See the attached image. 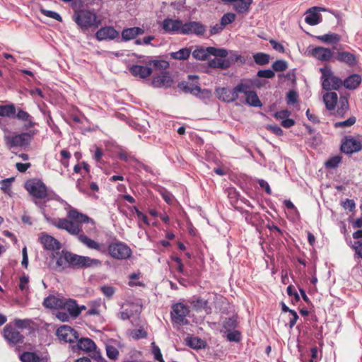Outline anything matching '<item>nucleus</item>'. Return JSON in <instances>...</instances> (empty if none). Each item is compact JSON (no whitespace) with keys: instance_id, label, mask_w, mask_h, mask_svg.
<instances>
[{"instance_id":"obj_13","label":"nucleus","mask_w":362,"mask_h":362,"mask_svg":"<svg viewBox=\"0 0 362 362\" xmlns=\"http://www.w3.org/2000/svg\"><path fill=\"white\" fill-rule=\"evenodd\" d=\"M206 31V27L197 21H191L182 24V35H202Z\"/></svg>"},{"instance_id":"obj_4","label":"nucleus","mask_w":362,"mask_h":362,"mask_svg":"<svg viewBox=\"0 0 362 362\" xmlns=\"http://www.w3.org/2000/svg\"><path fill=\"white\" fill-rule=\"evenodd\" d=\"M320 71L322 73L321 81L323 89L338 90L343 86V81L334 74L330 66H325L320 68Z\"/></svg>"},{"instance_id":"obj_27","label":"nucleus","mask_w":362,"mask_h":362,"mask_svg":"<svg viewBox=\"0 0 362 362\" xmlns=\"http://www.w3.org/2000/svg\"><path fill=\"white\" fill-rule=\"evenodd\" d=\"M192 55L197 60L204 61L211 55L210 47H197L195 49H192Z\"/></svg>"},{"instance_id":"obj_58","label":"nucleus","mask_w":362,"mask_h":362,"mask_svg":"<svg viewBox=\"0 0 362 362\" xmlns=\"http://www.w3.org/2000/svg\"><path fill=\"white\" fill-rule=\"evenodd\" d=\"M131 336L134 339L144 338L146 337V332L141 329H135L131 332Z\"/></svg>"},{"instance_id":"obj_7","label":"nucleus","mask_w":362,"mask_h":362,"mask_svg":"<svg viewBox=\"0 0 362 362\" xmlns=\"http://www.w3.org/2000/svg\"><path fill=\"white\" fill-rule=\"evenodd\" d=\"M362 135L358 134L355 136H346L344 138L341 150L346 154H351L361 150Z\"/></svg>"},{"instance_id":"obj_12","label":"nucleus","mask_w":362,"mask_h":362,"mask_svg":"<svg viewBox=\"0 0 362 362\" xmlns=\"http://www.w3.org/2000/svg\"><path fill=\"white\" fill-rule=\"evenodd\" d=\"M58 338L65 342L73 343L78 337L77 332L71 327L62 325L57 330Z\"/></svg>"},{"instance_id":"obj_29","label":"nucleus","mask_w":362,"mask_h":362,"mask_svg":"<svg viewBox=\"0 0 362 362\" xmlns=\"http://www.w3.org/2000/svg\"><path fill=\"white\" fill-rule=\"evenodd\" d=\"M361 82V77L358 74H352L343 81V85L349 90L356 89Z\"/></svg>"},{"instance_id":"obj_62","label":"nucleus","mask_w":362,"mask_h":362,"mask_svg":"<svg viewBox=\"0 0 362 362\" xmlns=\"http://www.w3.org/2000/svg\"><path fill=\"white\" fill-rule=\"evenodd\" d=\"M16 117L21 120L23 121H28V119H31L30 115L25 111H23L22 110H19L18 112V114L16 115Z\"/></svg>"},{"instance_id":"obj_37","label":"nucleus","mask_w":362,"mask_h":362,"mask_svg":"<svg viewBox=\"0 0 362 362\" xmlns=\"http://www.w3.org/2000/svg\"><path fill=\"white\" fill-rule=\"evenodd\" d=\"M246 103L250 106L253 107H260L262 106V103L257 95V93L252 90L246 97H245Z\"/></svg>"},{"instance_id":"obj_31","label":"nucleus","mask_w":362,"mask_h":362,"mask_svg":"<svg viewBox=\"0 0 362 362\" xmlns=\"http://www.w3.org/2000/svg\"><path fill=\"white\" fill-rule=\"evenodd\" d=\"M192 54V47H183L177 52L170 53L172 59L176 60H187Z\"/></svg>"},{"instance_id":"obj_38","label":"nucleus","mask_w":362,"mask_h":362,"mask_svg":"<svg viewBox=\"0 0 362 362\" xmlns=\"http://www.w3.org/2000/svg\"><path fill=\"white\" fill-rule=\"evenodd\" d=\"M255 62L259 65H265L269 62L270 57L269 54L259 52L253 55Z\"/></svg>"},{"instance_id":"obj_55","label":"nucleus","mask_w":362,"mask_h":362,"mask_svg":"<svg viewBox=\"0 0 362 362\" xmlns=\"http://www.w3.org/2000/svg\"><path fill=\"white\" fill-rule=\"evenodd\" d=\"M41 11H42V13L43 14H45L47 17L54 18V19L57 20L59 21H62V18H61L60 15L59 13H57V12L52 11H48V10H45V9L41 10Z\"/></svg>"},{"instance_id":"obj_33","label":"nucleus","mask_w":362,"mask_h":362,"mask_svg":"<svg viewBox=\"0 0 362 362\" xmlns=\"http://www.w3.org/2000/svg\"><path fill=\"white\" fill-rule=\"evenodd\" d=\"M79 349L86 352L94 351L96 348L95 342L88 338L81 339L77 344Z\"/></svg>"},{"instance_id":"obj_9","label":"nucleus","mask_w":362,"mask_h":362,"mask_svg":"<svg viewBox=\"0 0 362 362\" xmlns=\"http://www.w3.org/2000/svg\"><path fill=\"white\" fill-rule=\"evenodd\" d=\"M189 308L182 303H177L173 307L172 319L178 324H187L186 316L189 314Z\"/></svg>"},{"instance_id":"obj_20","label":"nucleus","mask_w":362,"mask_h":362,"mask_svg":"<svg viewBox=\"0 0 362 362\" xmlns=\"http://www.w3.org/2000/svg\"><path fill=\"white\" fill-rule=\"evenodd\" d=\"M256 86H258L257 80L244 79L235 87V89L238 95L239 93H243L246 97Z\"/></svg>"},{"instance_id":"obj_28","label":"nucleus","mask_w":362,"mask_h":362,"mask_svg":"<svg viewBox=\"0 0 362 362\" xmlns=\"http://www.w3.org/2000/svg\"><path fill=\"white\" fill-rule=\"evenodd\" d=\"M323 100L327 109L332 110L337 105L338 96L335 92H327L323 95Z\"/></svg>"},{"instance_id":"obj_3","label":"nucleus","mask_w":362,"mask_h":362,"mask_svg":"<svg viewBox=\"0 0 362 362\" xmlns=\"http://www.w3.org/2000/svg\"><path fill=\"white\" fill-rule=\"evenodd\" d=\"M25 188L30 195L37 199L59 200V197L53 192H49L46 185L37 179H30L25 183Z\"/></svg>"},{"instance_id":"obj_19","label":"nucleus","mask_w":362,"mask_h":362,"mask_svg":"<svg viewBox=\"0 0 362 362\" xmlns=\"http://www.w3.org/2000/svg\"><path fill=\"white\" fill-rule=\"evenodd\" d=\"M311 55L316 59L322 62L329 61L333 57V52L324 47H317L310 51Z\"/></svg>"},{"instance_id":"obj_51","label":"nucleus","mask_w":362,"mask_h":362,"mask_svg":"<svg viewBox=\"0 0 362 362\" xmlns=\"http://www.w3.org/2000/svg\"><path fill=\"white\" fill-rule=\"evenodd\" d=\"M207 305V301L203 299H197L192 302V306L194 309L201 310L205 308Z\"/></svg>"},{"instance_id":"obj_1","label":"nucleus","mask_w":362,"mask_h":362,"mask_svg":"<svg viewBox=\"0 0 362 362\" xmlns=\"http://www.w3.org/2000/svg\"><path fill=\"white\" fill-rule=\"evenodd\" d=\"M68 218H58L54 222V226L59 229L65 230L69 234L78 235L82 232L81 224L83 223H90L95 228V222L86 214H81L76 209L71 208L68 211Z\"/></svg>"},{"instance_id":"obj_61","label":"nucleus","mask_w":362,"mask_h":362,"mask_svg":"<svg viewBox=\"0 0 362 362\" xmlns=\"http://www.w3.org/2000/svg\"><path fill=\"white\" fill-rule=\"evenodd\" d=\"M269 42L272 45L273 49H274L275 50H276L281 53L284 52L285 49H284V47L283 46V45H281V43H279L278 42L275 41L274 40H270Z\"/></svg>"},{"instance_id":"obj_24","label":"nucleus","mask_w":362,"mask_h":362,"mask_svg":"<svg viewBox=\"0 0 362 362\" xmlns=\"http://www.w3.org/2000/svg\"><path fill=\"white\" fill-rule=\"evenodd\" d=\"M61 309L67 311V313L73 317H76L81 313L79 307L76 303V301L73 300H66L63 299V303Z\"/></svg>"},{"instance_id":"obj_64","label":"nucleus","mask_w":362,"mask_h":362,"mask_svg":"<svg viewBox=\"0 0 362 362\" xmlns=\"http://www.w3.org/2000/svg\"><path fill=\"white\" fill-rule=\"evenodd\" d=\"M353 247L355 250L356 253L359 257H362V241H356V242H355Z\"/></svg>"},{"instance_id":"obj_60","label":"nucleus","mask_w":362,"mask_h":362,"mask_svg":"<svg viewBox=\"0 0 362 362\" xmlns=\"http://www.w3.org/2000/svg\"><path fill=\"white\" fill-rule=\"evenodd\" d=\"M298 100V94L296 92L293 90H291L288 92L287 95V102L288 104H293L297 102Z\"/></svg>"},{"instance_id":"obj_39","label":"nucleus","mask_w":362,"mask_h":362,"mask_svg":"<svg viewBox=\"0 0 362 362\" xmlns=\"http://www.w3.org/2000/svg\"><path fill=\"white\" fill-rule=\"evenodd\" d=\"M229 65V62L226 59H214L209 62V66L211 68L227 69Z\"/></svg>"},{"instance_id":"obj_15","label":"nucleus","mask_w":362,"mask_h":362,"mask_svg":"<svg viewBox=\"0 0 362 362\" xmlns=\"http://www.w3.org/2000/svg\"><path fill=\"white\" fill-rule=\"evenodd\" d=\"M74 254L67 251L57 252L55 255L56 264L61 269L72 267Z\"/></svg>"},{"instance_id":"obj_56","label":"nucleus","mask_w":362,"mask_h":362,"mask_svg":"<svg viewBox=\"0 0 362 362\" xmlns=\"http://www.w3.org/2000/svg\"><path fill=\"white\" fill-rule=\"evenodd\" d=\"M341 206L345 209H349L351 211H353L356 207V204L353 199H346L341 202Z\"/></svg>"},{"instance_id":"obj_63","label":"nucleus","mask_w":362,"mask_h":362,"mask_svg":"<svg viewBox=\"0 0 362 362\" xmlns=\"http://www.w3.org/2000/svg\"><path fill=\"white\" fill-rule=\"evenodd\" d=\"M236 326V322L235 320L233 319H228L226 320L223 324V327L227 331H230L231 329H234Z\"/></svg>"},{"instance_id":"obj_40","label":"nucleus","mask_w":362,"mask_h":362,"mask_svg":"<svg viewBox=\"0 0 362 362\" xmlns=\"http://www.w3.org/2000/svg\"><path fill=\"white\" fill-rule=\"evenodd\" d=\"M317 38L320 40L321 42H327V43H335L339 41V37L337 34H325L322 35L317 36Z\"/></svg>"},{"instance_id":"obj_5","label":"nucleus","mask_w":362,"mask_h":362,"mask_svg":"<svg viewBox=\"0 0 362 362\" xmlns=\"http://www.w3.org/2000/svg\"><path fill=\"white\" fill-rule=\"evenodd\" d=\"M75 21L81 28H96L100 24V21H98L97 16L94 13L85 10L81 11L76 14Z\"/></svg>"},{"instance_id":"obj_10","label":"nucleus","mask_w":362,"mask_h":362,"mask_svg":"<svg viewBox=\"0 0 362 362\" xmlns=\"http://www.w3.org/2000/svg\"><path fill=\"white\" fill-rule=\"evenodd\" d=\"M101 264V262L97 259H92L87 256H81L74 254L72 259V267H98Z\"/></svg>"},{"instance_id":"obj_23","label":"nucleus","mask_w":362,"mask_h":362,"mask_svg":"<svg viewBox=\"0 0 362 362\" xmlns=\"http://www.w3.org/2000/svg\"><path fill=\"white\" fill-rule=\"evenodd\" d=\"M144 33V30L139 27L124 28L122 31V39L124 41H129L135 39L137 36Z\"/></svg>"},{"instance_id":"obj_41","label":"nucleus","mask_w":362,"mask_h":362,"mask_svg":"<svg viewBox=\"0 0 362 362\" xmlns=\"http://www.w3.org/2000/svg\"><path fill=\"white\" fill-rule=\"evenodd\" d=\"M178 86L185 93H190L194 95H198L199 91H200V87L199 86H189L184 82L180 83Z\"/></svg>"},{"instance_id":"obj_17","label":"nucleus","mask_w":362,"mask_h":362,"mask_svg":"<svg viewBox=\"0 0 362 362\" xmlns=\"http://www.w3.org/2000/svg\"><path fill=\"white\" fill-rule=\"evenodd\" d=\"M320 11H325L322 7H312L305 13V21L310 25H315L322 21V16L320 14Z\"/></svg>"},{"instance_id":"obj_21","label":"nucleus","mask_w":362,"mask_h":362,"mask_svg":"<svg viewBox=\"0 0 362 362\" xmlns=\"http://www.w3.org/2000/svg\"><path fill=\"white\" fill-rule=\"evenodd\" d=\"M182 22L180 20L167 18L163 22V29L167 33L182 34Z\"/></svg>"},{"instance_id":"obj_14","label":"nucleus","mask_w":362,"mask_h":362,"mask_svg":"<svg viewBox=\"0 0 362 362\" xmlns=\"http://www.w3.org/2000/svg\"><path fill=\"white\" fill-rule=\"evenodd\" d=\"M226 4H231L238 13L245 14L249 12L252 0H222Z\"/></svg>"},{"instance_id":"obj_18","label":"nucleus","mask_w":362,"mask_h":362,"mask_svg":"<svg viewBox=\"0 0 362 362\" xmlns=\"http://www.w3.org/2000/svg\"><path fill=\"white\" fill-rule=\"evenodd\" d=\"M217 98L226 103H232L238 99L235 88L229 89L227 88H218L216 89Z\"/></svg>"},{"instance_id":"obj_43","label":"nucleus","mask_w":362,"mask_h":362,"mask_svg":"<svg viewBox=\"0 0 362 362\" xmlns=\"http://www.w3.org/2000/svg\"><path fill=\"white\" fill-rule=\"evenodd\" d=\"M189 346L194 349H201L204 346V341L197 337H191L187 340Z\"/></svg>"},{"instance_id":"obj_48","label":"nucleus","mask_w":362,"mask_h":362,"mask_svg":"<svg viewBox=\"0 0 362 362\" xmlns=\"http://www.w3.org/2000/svg\"><path fill=\"white\" fill-rule=\"evenodd\" d=\"M150 64H153L156 68L161 70H165L169 67V63L165 60H153Z\"/></svg>"},{"instance_id":"obj_32","label":"nucleus","mask_w":362,"mask_h":362,"mask_svg":"<svg viewBox=\"0 0 362 362\" xmlns=\"http://www.w3.org/2000/svg\"><path fill=\"white\" fill-rule=\"evenodd\" d=\"M336 59L338 61L346 63L349 66H353L356 64V57L353 54L347 52H339Z\"/></svg>"},{"instance_id":"obj_26","label":"nucleus","mask_w":362,"mask_h":362,"mask_svg":"<svg viewBox=\"0 0 362 362\" xmlns=\"http://www.w3.org/2000/svg\"><path fill=\"white\" fill-rule=\"evenodd\" d=\"M63 303V298L55 296H49L45 298L43 305L45 308L49 309H61Z\"/></svg>"},{"instance_id":"obj_59","label":"nucleus","mask_w":362,"mask_h":362,"mask_svg":"<svg viewBox=\"0 0 362 362\" xmlns=\"http://www.w3.org/2000/svg\"><path fill=\"white\" fill-rule=\"evenodd\" d=\"M290 115V112L288 110H281L274 114V117L277 119H286Z\"/></svg>"},{"instance_id":"obj_35","label":"nucleus","mask_w":362,"mask_h":362,"mask_svg":"<svg viewBox=\"0 0 362 362\" xmlns=\"http://www.w3.org/2000/svg\"><path fill=\"white\" fill-rule=\"evenodd\" d=\"M20 359L22 362H43L44 361L33 352H24L20 356Z\"/></svg>"},{"instance_id":"obj_22","label":"nucleus","mask_w":362,"mask_h":362,"mask_svg":"<svg viewBox=\"0 0 362 362\" xmlns=\"http://www.w3.org/2000/svg\"><path fill=\"white\" fill-rule=\"evenodd\" d=\"M129 71L134 76L140 78H146L152 74L151 68L137 64L130 67Z\"/></svg>"},{"instance_id":"obj_6","label":"nucleus","mask_w":362,"mask_h":362,"mask_svg":"<svg viewBox=\"0 0 362 362\" xmlns=\"http://www.w3.org/2000/svg\"><path fill=\"white\" fill-rule=\"evenodd\" d=\"M2 334L11 346L22 344L24 342V336L11 325H7L4 327Z\"/></svg>"},{"instance_id":"obj_49","label":"nucleus","mask_w":362,"mask_h":362,"mask_svg":"<svg viewBox=\"0 0 362 362\" xmlns=\"http://www.w3.org/2000/svg\"><path fill=\"white\" fill-rule=\"evenodd\" d=\"M341 162V158L339 156H334L329 159L326 163L325 165L329 168H335Z\"/></svg>"},{"instance_id":"obj_44","label":"nucleus","mask_w":362,"mask_h":362,"mask_svg":"<svg viewBox=\"0 0 362 362\" xmlns=\"http://www.w3.org/2000/svg\"><path fill=\"white\" fill-rule=\"evenodd\" d=\"M236 16L233 13H227L224 14L221 19V24L225 28L226 25L233 23L235 20Z\"/></svg>"},{"instance_id":"obj_45","label":"nucleus","mask_w":362,"mask_h":362,"mask_svg":"<svg viewBox=\"0 0 362 362\" xmlns=\"http://www.w3.org/2000/svg\"><path fill=\"white\" fill-rule=\"evenodd\" d=\"M272 68L276 71H284L288 68V64L284 60H276L273 63Z\"/></svg>"},{"instance_id":"obj_11","label":"nucleus","mask_w":362,"mask_h":362,"mask_svg":"<svg viewBox=\"0 0 362 362\" xmlns=\"http://www.w3.org/2000/svg\"><path fill=\"white\" fill-rule=\"evenodd\" d=\"M173 79L168 71H163L155 76L151 81V85L155 88H169L173 85Z\"/></svg>"},{"instance_id":"obj_42","label":"nucleus","mask_w":362,"mask_h":362,"mask_svg":"<svg viewBox=\"0 0 362 362\" xmlns=\"http://www.w3.org/2000/svg\"><path fill=\"white\" fill-rule=\"evenodd\" d=\"M356 119L355 117H351L346 120L342 122H338L334 123V127L336 128H346L349 127L355 124Z\"/></svg>"},{"instance_id":"obj_30","label":"nucleus","mask_w":362,"mask_h":362,"mask_svg":"<svg viewBox=\"0 0 362 362\" xmlns=\"http://www.w3.org/2000/svg\"><path fill=\"white\" fill-rule=\"evenodd\" d=\"M78 240L90 249L100 250L101 245L96 241L89 238L82 232L78 236Z\"/></svg>"},{"instance_id":"obj_8","label":"nucleus","mask_w":362,"mask_h":362,"mask_svg":"<svg viewBox=\"0 0 362 362\" xmlns=\"http://www.w3.org/2000/svg\"><path fill=\"white\" fill-rule=\"evenodd\" d=\"M108 251L111 257L117 259H124L130 257L131 249L124 243H115L109 245Z\"/></svg>"},{"instance_id":"obj_46","label":"nucleus","mask_w":362,"mask_h":362,"mask_svg":"<svg viewBox=\"0 0 362 362\" xmlns=\"http://www.w3.org/2000/svg\"><path fill=\"white\" fill-rule=\"evenodd\" d=\"M106 353L108 358L112 360L117 359L119 355L117 349L112 345L106 346Z\"/></svg>"},{"instance_id":"obj_47","label":"nucleus","mask_w":362,"mask_h":362,"mask_svg":"<svg viewBox=\"0 0 362 362\" xmlns=\"http://www.w3.org/2000/svg\"><path fill=\"white\" fill-rule=\"evenodd\" d=\"M211 55L226 57L228 55V51L225 49H217L213 47H210Z\"/></svg>"},{"instance_id":"obj_53","label":"nucleus","mask_w":362,"mask_h":362,"mask_svg":"<svg viewBox=\"0 0 362 362\" xmlns=\"http://www.w3.org/2000/svg\"><path fill=\"white\" fill-rule=\"evenodd\" d=\"M257 76L266 78H272L274 76L275 74L274 71L270 69L259 70L257 74Z\"/></svg>"},{"instance_id":"obj_57","label":"nucleus","mask_w":362,"mask_h":362,"mask_svg":"<svg viewBox=\"0 0 362 362\" xmlns=\"http://www.w3.org/2000/svg\"><path fill=\"white\" fill-rule=\"evenodd\" d=\"M57 314V317L62 322H66L69 321L70 317H71L68 313L66 312V310H64L62 309H60Z\"/></svg>"},{"instance_id":"obj_36","label":"nucleus","mask_w":362,"mask_h":362,"mask_svg":"<svg viewBox=\"0 0 362 362\" xmlns=\"http://www.w3.org/2000/svg\"><path fill=\"white\" fill-rule=\"evenodd\" d=\"M16 115V108L13 105H0V116L13 117Z\"/></svg>"},{"instance_id":"obj_16","label":"nucleus","mask_w":362,"mask_h":362,"mask_svg":"<svg viewBox=\"0 0 362 362\" xmlns=\"http://www.w3.org/2000/svg\"><path fill=\"white\" fill-rule=\"evenodd\" d=\"M119 36V32L112 26L101 28L95 33V37L99 41L112 40Z\"/></svg>"},{"instance_id":"obj_25","label":"nucleus","mask_w":362,"mask_h":362,"mask_svg":"<svg viewBox=\"0 0 362 362\" xmlns=\"http://www.w3.org/2000/svg\"><path fill=\"white\" fill-rule=\"evenodd\" d=\"M40 242L47 250H57L60 248V243L52 236L45 234L40 237Z\"/></svg>"},{"instance_id":"obj_52","label":"nucleus","mask_w":362,"mask_h":362,"mask_svg":"<svg viewBox=\"0 0 362 362\" xmlns=\"http://www.w3.org/2000/svg\"><path fill=\"white\" fill-rule=\"evenodd\" d=\"M31 321L28 319L21 320L16 319L14 320V325L18 328H27L30 325Z\"/></svg>"},{"instance_id":"obj_54","label":"nucleus","mask_w":362,"mask_h":362,"mask_svg":"<svg viewBox=\"0 0 362 362\" xmlns=\"http://www.w3.org/2000/svg\"><path fill=\"white\" fill-rule=\"evenodd\" d=\"M152 346H153L152 352L154 355L155 359H156L157 361H158L160 362H164L159 347L156 346L154 342L152 343Z\"/></svg>"},{"instance_id":"obj_34","label":"nucleus","mask_w":362,"mask_h":362,"mask_svg":"<svg viewBox=\"0 0 362 362\" xmlns=\"http://www.w3.org/2000/svg\"><path fill=\"white\" fill-rule=\"evenodd\" d=\"M337 113L338 115L343 117L346 111L349 110V102L346 97H341L337 101Z\"/></svg>"},{"instance_id":"obj_50","label":"nucleus","mask_w":362,"mask_h":362,"mask_svg":"<svg viewBox=\"0 0 362 362\" xmlns=\"http://www.w3.org/2000/svg\"><path fill=\"white\" fill-rule=\"evenodd\" d=\"M227 339L230 341L238 342L240 340V333L237 330L228 331Z\"/></svg>"},{"instance_id":"obj_2","label":"nucleus","mask_w":362,"mask_h":362,"mask_svg":"<svg viewBox=\"0 0 362 362\" xmlns=\"http://www.w3.org/2000/svg\"><path fill=\"white\" fill-rule=\"evenodd\" d=\"M2 130L5 144L8 149L28 145L33 136L37 133V130H32L28 132L16 134L5 127L3 128Z\"/></svg>"}]
</instances>
